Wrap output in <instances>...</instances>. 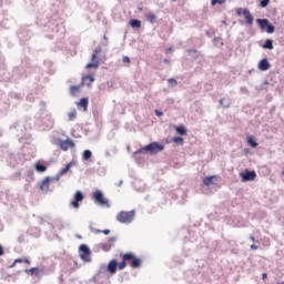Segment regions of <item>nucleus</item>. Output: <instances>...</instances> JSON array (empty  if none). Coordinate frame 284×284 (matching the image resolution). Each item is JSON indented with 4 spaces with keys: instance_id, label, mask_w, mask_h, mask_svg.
I'll return each mask as SVG.
<instances>
[{
    "instance_id": "21",
    "label": "nucleus",
    "mask_w": 284,
    "mask_h": 284,
    "mask_svg": "<svg viewBox=\"0 0 284 284\" xmlns=\"http://www.w3.org/2000/svg\"><path fill=\"white\" fill-rule=\"evenodd\" d=\"M36 170H37V172H45L48 170V166L41 164V162H37Z\"/></svg>"
},
{
    "instance_id": "5",
    "label": "nucleus",
    "mask_w": 284,
    "mask_h": 284,
    "mask_svg": "<svg viewBox=\"0 0 284 284\" xmlns=\"http://www.w3.org/2000/svg\"><path fill=\"white\" fill-rule=\"evenodd\" d=\"M236 14L237 17H241L243 14L247 26H252V23H254V17H252V13H250V10L240 8L236 10Z\"/></svg>"
},
{
    "instance_id": "12",
    "label": "nucleus",
    "mask_w": 284,
    "mask_h": 284,
    "mask_svg": "<svg viewBox=\"0 0 284 284\" xmlns=\"http://www.w3.org/2000/svg\"><path fill=\"white\" fill-rule=\"evenodd\" d=\"M115 242H116L115 237H110L109 243H103L100 245V247L101 250H103V252H110V250H112V245H114Z\"/></svg>"
},
{
    "instance_id": "2",
    "label": "nucleus",
    "mask_w": 284,
    "mask_h": 284,
    "mask_svg": "<svg viewBox=\"0 0 284 284\" xmlns=\"http://www.w3.org/2000/svg\"><path fill=\"white\" fill-rule=\"evenodd\" d=\"M165 150V145L160 144L158 142H152L142 149L138 150L135 154H143V152H148L149 154H159V152H163Z\"/></svg>"
},
{
    "instance_id": "38",
    "label": "nucleus",
    "mask_w": 284,
    "mask_h": 284,
    "mask_svg": "<svg viewBox=\"0 0 284 284\" xmlns=\"http://www.w3.org/2000/svg\"><path fill=\"white\" fill-rule=\"evenodd\" d=\"M17 263H23V260H21V258H17V260L14 261V263H13L12 267H14V265H17Z\"/></svg>"
},
{
    "instance_id": "10",
    "label": "nucleus",
    "mask_w": 284,
    "mask_h": 284,
    "mask_svg": "<svg viewBox=\"0 0 284 284\" xmlns=\"http://www.w3.org/2000/svg\"><path fill=\"white\" fill-rule=\"evenodd\" d=\"M74 141L72 140H65V141H61L60 142V148L61 150H63V152H68V150H70V148H74Z\"/></svg>"
},
{
    "instance_id": "20",
    "label": "nucleus",
    "mask_w": 284,
    "mask_h": 284,
    "mask_svg": "<svg viewBox=\"0 0 284 284\" xmlns=\"http://www.w3.org/2000/svg\"><path fill=\"white\" fill-rule=\"evenodd\" d=\"M81 91V85H71L70 87V94L71 97H75L78 92Z\"/></svg>"
},
{
    "instance_id": "8",
    "label": "nucleus",
    "mask_w": 284,
    "mask_h": 284,
    "mask_svg": "<svg viewBox=\"0 0 284 284\" xmlns=\"http://www.w3.org/2000/svg\"><path fill=\"white\" fill-rule=\"evenodd\" d=\"M83 199H85L83 193L81 191H77L74 194V201L71 202L72 207H74V210H79V203H81Z\"/></svg>"
},
{
    "instance_id": "11",
    "label": "nucleus",
    "mask_w": 284,
    "mask_h": 284,
    "mask_svg": "<svg viewBox=\"0 0 284 284\" xmlns=\"http://www.w3.org/2000/svg\"><path fill=\"white\" fill-rule=\"evenodd\" d=\"M243 181H254L256 179V172L254 171H245V173H241Z\"/></svg>"
},
{
    "instance_id": "19",
    "label": "nucleus",
    "mask_w": 284,
    "mask_h": 284,
    "mask_svg": "<svg viewBox=\"0 0 284 284\" xmlns=\"http://www.w3.org/2000/svg\"><path fill=\"white\" fill-rule=\"evenodd\" d=\"M78 108H83V111L85 112L88 110V98H82L78 103Z\"/></svg>"
},
{
    "instance_id": "37",
    "label": "nucleus",
    "mask_w": 284,
    "mask_h": 284,
    "mask_svg": "<svg viewBox=\"0 0 284 284\" xmlns=\"http://www.w3.org/2000/svg\"><path fill=\"white\" fill-rule=\"evenodd\" d=\"M122 61H123V63H130V57L124 55V57L122 58Z\"/></svg>"
},
{
    "instance_id": "29",
    "label": "nucleus",
    "mask_w": 284,
    "mask_h": 284,
    "mask_svg": "<svg viewBox=\"0 0 284 284\" xmlns=\"http://www.w3.org/2000/svg\"><path fill=\"white\" fill-rule=\"evenodd\" d=\"M69 121H74L77 119V109H73L71 112L68 113Z\"/></svg>"
},
{
    "instance_id": "22",
    "label": "nucleus",
    "mask_w": 284,
    "mask_h": 284,
    "mask_svg": "<svg viewBox=\"0 0 284 284\" xmlns=\"http://www.w3.org/2000/svg\"><path fill=\"white\" fill-rule=\"evenodd\" d=\"M70 168H72V163H68V164L65 165V168H63V169L60 171V173H59L58 176H63V174H68V172H70Z\"/></svg>"
},
{
    "instance_id": "16",
    "label": "nucleus",
    "mask_w": 284,
    "mask_h": 284,
    "mask_svg": "<svg viewBox=\"0 0 284 284\" xmlns=\"http://www.w3.org/2000/svg\"><path fill=\"white\" fill-rule=\"evenodd\" d=\"M214 179H216V176H214V175L204 178L203 179V184L206 185L207 187H210V185L214 184Z\"/></svg>"
},
{
    "instance_id": "3",
    "label": "nucleus",
    "mask_w": 284,
    "mask_h": 284,
    "mask_svg": "<svg viewBox=\"0 0 284 284\" xmlns=\"http://www.w3.org/2000/svg\"><path fill=\"white\" fill-rule=\"evenodd\" d=\"M135 212L134 211H122L118 213L116 221L119 223H132L134 221Z\"/></svg>"
},
{
    "instance_id": "7",
    "label": "nucleus",
    "mask_w": 284,
    "mask_h": 284,
    "mask_svg": "<svg viewBox=\"0 0 284 284\" xmlns=\"http://www.w3.org/2000/svg\"><path fill=\"white\" fill-rule=\"evenodd\" d=\"M90 247H88V245L82 244L80 245V258H82V261H90Z\"/></svg>"
},
{
    "instance_id": "13",
    "label": "nucleus",
    "mask_w": 284,
    "mask_h": 284,
    "mask_svg": "<svg viewBox=\"0 0 284 284\" xmlns=\"http://www.w3.org/2000/svg\"><path fill=\"white\" fill-rule=\"evenodd\" d=\"M116 267L119 268V262L112 260L108 265V272H110V274H116Z\"/></svg>"
},
{
    "instance_id": "27",
    "label": "nucleus",
    "mask_w": 284,
    "mask_h": 284,
    "mask_svg": "<svg viewBox=\"0 0 284 284\" xmlns=\"http://www.w3.org/2000/svg\"><path fill=\"white\" fill-rule=\"evenodd\" d=\"M175 131L178 132V134H181V135L187 134V130H185V126H176Z\"/></svg>"
},
{
    "instance_id": "36",
    "label": "nucleus",
    "mask_w": 284,
    "mask_h": 284,
    "mask_svg": "<svg viewBox=\"0 0 284 284\" xmlns=\"http://www.w3.org/2000/svg\"><path fill=\"white\" fill-rule=\"evenodd\" d=\"M93 54H95V57H99V54H101V47L95 48Z\"/></svg>"
},
{
    "instance_id": "9",
    "label": "nucleus",
    "mask_w": 284,
    "mask_h": 284,
    "mask_svg": "<svg viewBox=\"0 0 284 284\" xmlns=\"http://www.w3.org/2000/svg\"><path fill=\"white\" fill-rule=\"evenodd\" d=\"M91 63H88L87 64V70H91L92 68L94 69V70H97V68H99V65H100V62H99V58H98V55L97 54H92V57H91Z\"/></svg>"
},
{
    "instance_id": "35",
    "label": "nucleus",
    "mask_w": 284,
    "mask_h": 284,
    "mask_svg": "<svg viewBox=\"0 0 284 284\" xmlns=\"http://www.w3.org/2000/svg\"><path fill=\"white\" fill-rule=\"evenodd\" d=\"M268 4H270V0H262L261 1V7L262 8H267Z\"/></svg>"
},
{
    "instance_id": "28",
    "label": "nucleus",
    "mask_w": 284,
    "mask_h": 284,
    "mask_svg": "<svg viewBox=\"0 0 284 284\" xmlns=\"http://www.w3.org/2000/svg\"><path fill=\"white\" fill-rule=\"evenodd\" d=\"M220 105H222V108H230V100L222 98L220 100Z\"/></svg>"
},
{
    "instance_id": "30",
    "label": "nucleus",
    "mask_w": 284,
    "mask_h": 284,
    "mask_svg": "<svg viewBox=\"0 0 284 284\" xmlns=\"http://www.w3.org/2000/svg\"><path fill=\"white\" fill-rule=\"evenodd\" d=\"M91 232H94V234H101V232H102V234H105V236H108V234H110V230L101 231V230L91 229Z\"/></svg>"
},
{
    "instance_id": "25",
    "label": "nucleus",
    "mask_w": 284,
    "mask_h": 284,
    "mask_svg": "<svg viewBox=\"0 0 284 284\" xmlns=\"http://www.w3.org/2000/svg\"><path fill=\"white\" fill-rule=\"evenodd\" d=\"M130 26H131V28H141V21L133 19L130 21Z\"/></svg>"
},
{
    "instance_id": "44",
    "label": "nucleus",
    "mask_w": 284,
    "mask_h": 284,
    "mask_svg": "<svg viewBox=\"0 0 284 284\" xmlns=\"http://www.w3.org/2000/svg\"><path fill=\"white\" fill-rule=\"evenodd\" d=\"M251 250H258V246H256V245H251Z\"/></svg>"
},
{
    "instance_id": "17",
    "label": "nucleus",
    "mask_w": 284,
    "mask_h": 284,
    "mask_svg": "<svg viewBox=\"0 0 284 284\" xmlns=\"http://www.w3.org/2000/svg\"><path fill=\"white\" fill-rule=\"evenodd\" d=\"M262 48H264V50H274V41L267 39Z\"/></svg>"
},
{
    "instance_id": "31",
    "label": "nucleus",
    "mask_w": 284,
    "mask_h": 284,
    "mask_svg": "<svg viewBox=\"0 0 284 284\" xmlns=\"http://www.w3.org/2000/svg\"><path fill=\"white\" fill-rule=\"evenodd\" d=\"M172 141H173V143H179L180 145H183V143H184L183 138H180V136L173 138Z\"/></svg>"
},
{
    "instance_id": "14",
    "label": "nucleus",
    "mask_w": 284,
    "mask_h": 284,
    "mask_svg": "<svg viewBox=\"0 0 284 284\" xmlns=\"http://www.w3.org/2000/svg\"><path fill=\"white\" fill-rule=\"evenodd\" d=\"M270 67V61H267V59L261 60L257 64L258 70H261L262 72L267 71Z\"/></svg>"
},
{
    "instance_id": "39",
    "label": "nucleus",
    "mask_w": 284,
    "mask_h": 284,
    "mask_svg": "<svg viewBox=\"0 0 284 284\" xmlns=\"http://www.w3.org/2000/svg\"><path fill=\"white\" fill-rule=\"evenodd\" d=\"M155 114H156V116H163V112H161L159 110H155Z\"/></svg>"
},
{
    "instance_id": "41",
    "label": "nucleus",
    "mask_w": 284,
    "mask_h": 284,
    "mask_svg": "<svg viewBox=\"0 0 284 284\" xmlns=\"http://www.w3.org/2000/svg\"><path fill=\"white\" fill-rule=\"evenodd\" d=\"M4 252H3V246L0 245V256H3Z\"/></svg>"
},
{
    "instance_id": "1",
    "label": "nucleus",
    "mask_w": 284,
    "mask_h": 284,
    "mask_svg": "<svg viewBox=\"0 0 284 284\" xmlns=\"http://www.w3.org/2000/svg\"><path fill=\"white\" fill-rule=\"evenodd\" d=\"M122 256V262L119 264V270H125L128 265L132 267L133 270H138V267H141V258L136 257L134 253H125Z\"/></svg>"
},
{
    "instance_id": "15",
    "label": "nucleus",
    "mask_w": 284,
    "mask_h": 284,
    "mask_svg": "<svg viewBox=\"0 0 284 284\" xmlns=\"http://www.w3.org/2000/svg\"><path fill=\"white\" fill-rule=\"evenodd\" d=\"M256 22L258 23L262 30H266L267 27L270 26V20L267 19H257Z\"/></svg>"
},
{
    "instance_id": "6",
    "label": "nucleus",
    "mask_w": 284,
    "mask_h": 284,
    "mask_svg": "<svg viewBox=\"0 0 284 284\" xmlns=\"http://www.w3.org/2000/svg\"><path fill=\"white\" fill-rule=\"evenodd\" d=\"M54 181H59V176L57 178H45L41 184H40V190L42 192H45V194H48V191L50 190V185H52L54 183Z\"/></svg>"
},
{
    "instance_id": "18",
    "label": "nucleus",
    "mask_w": 284,
    "mask_h": 284,
    "mask_svg": "<svg viewBox=\"0 0 284 284\" xmlns=\"http://www.w3.org/2000/svg\"><path fill=\"white\" fill-rule=\"evenodd\" d=\"M145 19L146 21H149V23H156V14L150 12L145 14Z\"/></svg>"
},
{
    "instance_id": "24",
    "label": "nucleus",
    "mask_w": 284,
    "mask_h": 284,
    "mask_svg": "<svg viewBox=\"0 0 284 284\" xmlns=\"http://www.w3.org/2000/svg\"><path fill=\"white\" fill-rule=\"evenodd\" d=\"M83 161H90L92 159V151L85 150L82 155Z\"/></svg>"
},
{
    "instance_id": "45",
    "label": "nucleus",
    "mask_w": 284,
    "mask_h": 284,
    "mask_svg": "<svg viewBox=\"0 0 284 284\" xmlns=\"http://www.w3.org/2000/svg\"><path fill=\"white\" fill-rule=\"evenodd\" d=\"M250 239H251V241L254 243V241H255L254 236H251Z\"/></svg>"
},
{
    "instance_id": "32",
    "label": "nucleus",
    "mask_w": 284,
    "mask_h": 284,
    "mask_svg": "<svg viewBox=\"0 0 284 284\" xmlns=\"http://www.w3.org/2000/svg\"><path fill=\"white\" fill-rule=\"evenodd\" d=\"M265 30H266L267 34H273V32H274V26H272V24L268 23V26L266 27Z\"/></svg>"
},
{
    "instance_id": "23",
    "label": "nucleus",
    "mask_w": 284,
    "mask_h": 284,
    "mask_svg": "<svg viewBox=\"0 0 284 284\" xmlns=\"http://www.w3.org/2000/svg\"><path fill=\"white\" fill-rule=\"evenodd\" d=\"M246 142L248 143V145H251V148H258V143L254 141V136H248Z\"/></svg>"
},
{
    "instance_id": "34",
    "label": "nucleus",
    "mask_w": 284,
    "mask_h": 284,
    "mask_svg": "<svg viewBox=\"0 0 284 284\" xmlns=\"http://www.w3.org/2000/svg\"><path fill=\"white\" fill-rule=\"evenodd\" d=\"M169 83H171V85L174 88V85H178V81L174 78H171L168 80Z\"/></svg>"
},
{
    "instance_id": "42",
    "label": "nucleus",
    "mask_w": 284,
    "mask_h": 284,
    "mask_svg": "<svg viewBox=\"0 0 284 284\" xmlns=\"http://www.w3.org/2000/svg\"><path fill=\"white\" fill-rule=\"evenodd\" d=\"M22 263H27V265H30V260H28V258L22 260Z\"/></svg>"
},
{
    "instance_id": "43",
    "label": "nucleus",
    "mask_w": 284,
    "mask_h": 284,
    "mask_svg": "<svg viewBox=\"0 0 284 284\" xmlns=\"http://www.w3.org/2000/svg\"><path fill=\"white\" fill-rule=\"evenodd\" d=\"M265 278H267V273L262 274V280L265 281Z\"/></svg>"
},
{
    "instance_id": "46",
    "label": "nucleus",
    "mask_w": 284,
    "mask_h": 284,
    "mask_svg": "<svg viewBox=\"0 0 284 284\" xmlns=\"http://www.w3.org/2000/svg\"><path fill=\"white\" fill-rule=\"evenodd\" d=\"M277 284H284V281L283 282H277Z\"/></svg>"
},
{
    "instance_id": "4",
    "label": "nucleus",
    "mask_w": 284,
    "mask_h": 284,
    "mask_svg": "<svg viewBox=\"0 0 284 284\" xmlns=\"http://www.w3.org/2000/svg\"><path fill=\"white\" fill-rule=\"evenodd\" d=\"M94 203L101 205V207H110V201L103 195L100 190L95 191L92 195Z\"/></svg>"
},
{
    "instance_id": "33",
    "label": "nucleus",
    "mask_w": 284,
    "mask_h": 284,
    "mask_svg": "<svg viewBox=\"0 0 284 284\" xmlns=\"http://www.w3.org/2000/svg\"><path fill=\"white\" fill-rule=\"evenodd\" d=\"M216 3H219L221 6L222 3H225V0H212L211 1L212 6H216Z\"/></svg>"
},
{
    "instance_id": "40",
    "label": "nucleus",
    "mask_w": 284,
    "mask_h": 284,
    "mask_svg": "<svg viewBox=\"0 0 284 284\" xmlns=\"http://www.w3.org/2000/svg\"><path fill=\"white\" fill-rule=\"evenodd\" d=\"M30 272H31V274L33 275L36 272H39V268L33 267V268L30 270Z\"/></svg>"
},
{
    "instance_id": "26",
    "label": "nucleus",
    "mask_w": 284,
    "mask_h": 284,
    "mask_svg": "<svg viewBox=\"0 0 284 284\" xmlns=\"http://www.w3.org/2000/svg\"><path fill=\"white\" fill-rule=\"evenodd\" d=\"M83 81L88 82V85H91V83H94V75H85L83 77Z\"/></svg>"
}]
</instances>
